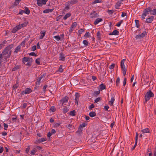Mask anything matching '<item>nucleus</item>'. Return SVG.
I'll list each match as a JSON object with an SVG mask.
<instances>
[{
  "label": "nucleus",
  "mask_w": 156,
  "mask_h": 156,
  "mask_svg": "<svg viewBox=\"0 0 156 156\" xmlns=\"http://www.w3.org/2000/svg\"><path fill=\"white\" fill-rule=\"evenodd\" d=\"M13 44H11L5 47L2 53L3 55L5 56L8 54L6 57L7 58H9L12 53V51L10 50L13 47Z\"/></svg>",
  "instance_id": "f257e3e1"
},
{
  "label": "nucleus",
  "mask_w": 156,
  "mask_h": 156,
  "mask_svg": "<svg viewBox=\"0 0 156 156\" xmlns=\"http://www.w3.org/2000/svg\"><path fill=\"white\" fill-rule=\"evenodd\" d=\"M154 96V94L152 92L151 90H149L145 94L144 98L145 99V102H144V103H146L151 98L153 97Z\"/></svg>",
  "instance_id": "f03ea898"
},
{
  "label": "nucleus",
  "mask_w": 156,
  "mask_h": 156,
  "mask_svg": "<svg viewBox=\"0 0 156 156\" xmlns=\"http://www.w3.org/2000/svg\"><path fill=\"white\" fill-rule=\"evenodd\" d=\"M87 124L84 123H83L81 124H80L78 130L76 131V133L78 134H80L82 132V131L83 130V128L87 126Z\"/></svg>",
  "instance_id": "7ed1b4c3"
},
{
  "label": "nucleus",
  "mask_w": 156,
  "mask_h": 156,
  "mask_svg": "<svg viewBox=\"0 0 156 156\" xmlns=\"http://www.w3.org/2000/svg\"><path fill=\"white\" fill-rule=\"evenodd\" d=\"M69 98L67 96H65L60 101V103L63 106L65 103L67 102L69 100ZM65 104H64L65 105Z\"/></svg>",
  "instance_id": "20e7f679"
},
{
  "label": "nucleus",
  "mask_w": 156,
  "mask_h": 156,
  "mask_svg": "<svg viewBox=\"0 0 156 156\" xmlns=\"http://www.w3.org/2000/svg\"><path fill=\"white\" fill-rule=\"evenodd\" d=\"M147 35V32L145 31H144L141 34H138L136 35L135 38L136 39H140L144 37L145 35Z\"/></svg>",
  "instance_id": "39448f33"
},
{
  "label": "nucleus",
  "mask_w": 156,
  "mask_h": 156,
  "mask_svg": "<svg viewBox=\"0 0 156 156\" xmlns=\"http://www.w3.org/2000/svg\"><path fill=\"white\" fill-rule=\"evenodd\" d=\"M32 60L33 59L31 58L25 57L23 58L22 62L24 64H25L27 62H29L32 63Z\"/></svg>",
  "instance_id": "423d86ee"
},
{
  "label": "nucleus",
  "mask_w": 156,
  "mask_h": 156,
  "mask_svg": "<svg viewBox=\"0 0 156 156\" xmlns=\"http://www.w3.org/2000/svg\"><path fill=\"white\" fill-rule=\"evenodd\" d=\"M32 92V90L30 88H26L24 90L22 91L21 94L22 95L24 94H27L30 93Z\"/></svg>",
  "instance_id": "0eeeda50"
},
{
  "label": "nucleus",
  "mask_w": 156,
  "mask_h": 156,
  "mask_svg": "<svg viewBox=\"0 0 156 156\" xmlns=\"http://www.w3.org/2000/svg\"><path fill=\"white\" fill-rule=\"evenodd\" d=\"M126 61V59H123L122 60L121 62V68L122 70H126L125 65H124V62Z\"/></svg>",
  "instance_id": "6e6552de"
},
{
  "label": "nucleus",
  "mask_w": 156,
  "mask_h": 156,
  "mask_svg": "<svg viewBox=\"0 0 156 156\" xmlns=\"http://www.w3.org/2000/svg\"><path fill=\"white\" fill-rule=\"evenodd\" d=\"M151 8L149 7L144 9L143 11V13L147 15L149 14V12H150V13H151Z\"/></svg>",
  "instance_id": "1a4fd4ad"
},
{
  "label": "nucleus",
  "mask_w": 156,
  "mask_h": 156,
  "mask_svg": "<svg viewBox=\"0 0 156 156\" xmlns=\"http://www.w3.org/2000/svg\"><path fill=\"white\" fill-rule=\"evenodd\" d=\"M80 96L79 94L78 93H76L75 94V101L77 105H78V101L79 100Z\"/></svg>",
  "instance_id": "9d476101"
},
{
  "label": "nucleus",
  "mask_w": 156,
  "mask_h": 156,
  "mask_svg": "<svg viewBox=\"0 0 156 156\" xmlns=\"http://www.w3.org/2000/svg\"><path fill=\"white\" fill-rule=\"evenodd\" d=\"M60 56L59 57V60L62 61H64L65 60V55L63 53H60L59 54Z\"/></svg>",
  "instance_id": "9b49d317"
},
{
  "label": "nucleus",
  "mask_w": 156,
  "mask_h": 156,
  "mask_svg": "<svg viewBox=\"0 0 156 156\" xmlns=\"http://www.w3.org/2000/svg\"><path fill=\"white\" fill-rule=\"evenodd\" d=\"M77 25V23L76 22H74L72 24L70 29L69 30V31L70 32H71L73 30V28L75 27Z\"/></svg>",
  "instance_id": "f8f14e48"
},
{
  "label": "nucleus",
  "mask_w": 156,
  "mask_h": 156,
  "mask_svg": "<svg viewBox=\"0 0 156 156\" xmlns=\"http://www.w3.org/2000/svg\"><path fill=\"white\" fill-rule=\"evenodd\" d=\"M154 19V17L153 16H151L147 19L146 22L148 23H151L153 20Z\"/></svg>",
  "instance_id": "ddd939ff"
},
{
  "label": "nucleus",
  "mask_w": 156,
  "mask_h": 156,
  "mask_svg": "<svg viewBox=\"0 0 156 156\" xmlns=\"http://www.w3.org/2000/svg\"><path fill=\"white\" fill-rule=\"evenodd\" d=\"M45 74H43L41 75L37 80V83H36V85L38 84V85H39L40 84V81L42 78H44L45 77Z\"/></svg>",
  "instance_id": "4468645a"
},
{
  "label": "nucleus",
  "mask_w": 156,
  "mask_h": 156,
  "mask_svg": "<svg viewBox=\"0 0 156 156\" xmlns=\"http://www.w3.org/2000/svg\"><path fill=\"white\" fill-rule=\"evenodd\" d=\"M119 34V32L117 30H115L112 32L110 33L109 35H118Z\"/></svg>",
  "instance_id": "2eb2a0df"
},
{
  "label": "nucleus",
  "mask_w": 156,
  "mask_h": 156,
  "mask_svg": "<svg viewBox=\"0 0 156 156\" xmlns=\"http://www.w3.org/2000/svg\"><path fill=\"white\" fill-rule=\"evenodd\" d=\"M21 47L20 45H18L16 48L15 50L14 51V53H17L18 52L21 51Z\"/></svg>",
  "instance_id": "dca6fc26"
},
{
  "label": "nucleus",
  "mask_w": 156,
  "mask_h": 156,
  "mask_svg": "<svg viewBox=\"0 0 156 156\" xmlns=\"http://www.w3.org/2000/svg\"><path fill=\"white\" fill-rule=\"evenodd\" d=\"M78 0H71L70 1H68V3H69L71 5L75 4L78 3Z\"/></svg>",
  "instance_id": "f3484780"
},
{
  "label": "nucleus",
  "mask_w": 156,
  "mask_h": 156,
  "mask_svg": "<svg viewBox=\"0 0 156 156\" xmlns=\"http://www.w3.org/2000/svg\"><path fill=\"white\" fill-rule=\"evenodd\" d=\"M103 20L101 18H98L96 19L94 22V24L96 25L100 22L102 21Z\"/></svg>",
  "instance_id": "a211bd4d"
},
{
  "label": "nucleus",
  "mask_w": 156,
  "mask_h": 156,
  "mask_svg": "<svg viewBox=\"0 0 156 156\" xmlns=\"http://www.w3.org/2000/svg\"><path fill=\"white\" fill-rule=\"evenodd\" d=\"M115 101V98L113 95L112 96L110 101H109V104L110 105H112L113 103Z\"/></svg>",
  "instance_id": "6ab92c4d"
},
{
  "label": "nucleus",
  "mask_w": 156,
  "mask_h": 156,
  "mask_svg": "<svg viewBox=\"0 0 156 156\" xmlns=\"http://www.w3.org/2000/svg\"><path fill=\"white\" fill-rule=\"evenodd\" d=\"M47 140V139L46 138H42L40 139L37 140V141L38 143H40L45 141Z\"/></svg>",
  "instance_id": "aec40b11"
},
{
  "label": "nucleus",
  "mask_w": 156,
  "mask_h": 156,
  "mask_svg": "<svg viewBox=\"0 0 156 156\" xmlns=\"http://www.w3.org/2000/svg\"><path fill=\"white\" fill-rule=\"evenodd\" d=\"M54 9H47L44 10L43 11V12L44 13H48L49 12H51L53 11L54 10Z\"/></svg>",
  "instance_id": "412c9836"
},
{
  "label": "nucleus",
  "mask_w": 156,
  "mask_h": 156,
  "mask_svg": "<svg viewBox=\"0 0 156 156\" xmlns=\"http://www.w3.org/2000/svg\"><path fill=\"white\" fill-rule=\"evenodd\" d=\"M24 9H25V10H24V13L27 15L29 14L30 13V11L29 9L27 7H25Z\"/></svg>",
  "instance_id": "4be33fe9"
},
{
  "label": "nucleus",
  "mask_w": 156,
  "mask_h": 156,
  "mask_svg": "<svg viewBox=\"0 0 156 156\" xmlns=\"http://www.w3.org/2000/svg\"><path fill=\"white\" fill-rule=\"evenodd\" d=\"M71 14L69 12L66 14L63 17V19L66 20L67 18L71 16Z\"/></svg>",
  "instance_id": "5701e85b"
},
{
  "label": "nucleus",
  "mask_w": 156,
  "mask_h": 156,
  "mask_svg": "<svg viewBox=\"0 0 156 156\" xmlns=\"http://www.w3.org/2000/svg\"><path fill=\"white\" fill-rule=\"evenodd\" d=\"M141 132L143 133H150V130L149 128H146L142 129L141 130Z\"/></svg>",
  "instance_id": "b1692460"
},
{
  "label": "nucleus",
  "mask_w": 156,
  "mask_h": 156,
  "mask_svg": "<svg viewBox=\"0 0 156 156\" xmlns=\"http://www.w3.org/2000/svg\"><path fill=\"white\" fill-rule=\"evenodd\" d=\"M99 87L100 89L101 90L105 89L106 88L105 86L103 83H102L101 84H100V85Z\"/></svg>",
  "instance_id": "393cba45"
},
{
  "label": "nucleus",
  "mask_w": 156,
  "mask_h": 156,
  "mask_svg": "<svg viewBox=\"0 0 156 156\" xmlns=\"http://www.w3.org/2000/svg\"><path fill=\"white\" fill-rule=\"evenodd\" d=\"M66 6L65 7V9H69V6L71 5L69 3H68V2H67L66 3Z\"/></svg>",
  "instance_id": "a878e982"
},
{
  "label": "nucleus",
  "mask_w": 156,
  "mask_h": 156,
  "mask_svg": "<svg viewBox=\"0 0 156 156\" xmlns=\"http://www.w3.org/2000/svg\"><path fill=\"white\" fill-rule=\"evenodd\" d=\"M121 3L118 2L115 5V7L116 9H118L119 7L120 6Z\"/></svg>",
  "instance_id": "bb28decb"
},
{
  "label": "nucleus",
  "mask_w": 156,
  "mask_h": 156,
  "mask_svg": "<svg viewBox=\"0 0 156 156\" xmlns=\"http://www.w3.org/2000/svg\"><path fill=\"white\" fill-rule=\"evenodd\" d=\"M37 3L38 5L40 6H41L43 5L42 1L41 0H37Z\"/></svg>",
  "instance_id": "cd10ccee"
},
{
  "label": "nucleus",
  "mask_w": 156,
  "mask_h": 156,
  "mask_svg": "<svg viewBox=\"0 0 156 156\" xmlns=\"http://www.w3.org/2000/svg\"><path fill=\"white\" fill-rule=\"evenodd\" d=\"M89 115L90 117H94L95 116L96 113L94 112H92L89 113Z\"/></svg>",
  "instance_id": "c85d7f7f"
},
{
  "label": "nucleus",
  "mask_w": 156,
  "mask_h": 156,
  "mask_svg": "<svg viewBox=\"0 0 156 156\" xmlns=\"http://www.w3.org/2000/svg\"><path fill=\"white\" fill-rule=\"evenodd\" d=\"M36 152L37 150L35 148H34L31 151L30 154L32 155H34Z\"/></svg>",
  "instance_id": "c756f323"
},
{
  "label": "nucleus",
  "mask_w": 156,
  "mask_h": 156,
  "mask_svg": "<svg viewBox=\"0 0 156 156\" xmlns=\"http://www.w3.org/2000/svg\"><path fill=\"white\" fill-rule=\"evenodd\" d=\"M21 0H15V2L14 4V5L15 6H17Z\"/></svg>",
  "instance_id": "7c9ffc66"
},
{
  "label": "nucleus",
  "mask_w": 156,
  "mask_h": 156,
  "mask_svg": "<svg viewBox=\"0 0 156 156\" xmlns=\"http://www.w3.org/2000/svg\"><path fill=\"white\" fill-rule=\"evenodd\" d=\"M45 31H44V32L41 33V34H42L39 37V39H41L43 38L44 36H45Z\"/></svg>",
  "instance_id": "2f4dec72"
},
{
  "label": "nucleus",
  "mask_w": 156,
  "mask_h": 156,
  "mask_svg": "<svg viewBox=\"0 0 156 156\" xmlns=\"http://www.w3.org/2000/svg\"><path fill=\"white\" fill-rule=\"evenodd\" d=\"M20 68V66H15L12 69V71H15Z\"/></svg>",
  "instance_id": "473e14b6"
},
{
  "label": "nucleus",
  "mask_w": 156,
  "mask_h": 156,
  "mask_svg": "<svg viewBox=\"0 0 156 156\" xmlns=\"http://www.w3.org/2000/svg\"><path fill=\"white\" fill-rule=\"evenodd\" d=\"M101 0H95L92 2V4H94L98 3H100L101 2Z\"/></svg>",
  "instance_id": "72a5a7b5"
},
{
  "label": "nucleus",
  "mask_w": 156,
  "mask_h": 156,
  "mask_svg": "<svg viewBox=\"0 0 156 156\" xmlns=\"http://www.w3.org/2000/svg\"><path fill=\"white\" fill-rule=\"evenodd\" d=\"M57 71L60 73H62L63 71L62 65H60L58 70Z\"/></svg>",
  "instance_id": "f704fd0d"
},
{
  "label": "nucleus",
  "mask_w": 156,
  "mask_h": 156,
  "mask_svg": "<svg viewBox=\"0 0 156 156\" xmlns=\"http://www.w3.org/2000/svg\"><path fill=\"white\" fill-rule=\"evenodd\" d=\"M100 93V90L98 91H95L93 94V95L95 96H97V95L99 94Z\"/></svg>",
  "instance_id": "c9c22d12"
},
{
  "label": "nucleus",
  "mask_w": 156,
  "mask_h": 156,
  "mask_svg": "<svg viewBox=\"0 0 156 156\" xmlns=\"http://www.w3.org/2000/svg\"><path fill=\"white\" fill-rule=\"evenodd\" d=\"M120 83V78L119 77H118L116 81V85L117 87L119 86V84Z\"/></svg>",
  "instance_id": "e433bc0d"
},
{
  "label": "nucleus",
  "mask_w": 156,
  "mask_h": 156,
  "mask_svg": "<svg viewBox=\"0 0 156 156\" xmlns=\"http://www.w3.org/2000/svg\"><path fill=\"white\" fill-rule=\"evenodd\" d=\"M107 12L108 13V14L110 15H111L113 14V13L114 12V11L113 10H108L107 11Z\"/></svg>",
  "instance_id": "4c0bfd02"
},
{
  "label": "nucleus",
  "mask_w": 156,
  "mask_h": 156,
  "mask_svg": "<svg viewBox=\"0 0 156 156\" xmlns=\"http://www.w3.org/2000/svg\"><path fill=\"white\" fill-rule=\"evenodd\" d=\"M151 14L154 15H156V9H154L153 10L151 9Z\"/></svg>",
  "instance_id": "58836bf2"
},
{
  "label": "nucleus",
  "mask_w": 156,
  "mask_h": 156,
  "mask_svg": "<svg viewBox=\"0 0 156 156\" xmlns=\"http://www.w3.org/2000/svg\"><path fill=\"white\" fill-rule=\"evenodd\" d=\"M18 118H12V120L13 122H19V119H17Z\"/></svg>",
  "instance_id": "ea45409f"
},
{
  "label": "nucleus",
  "mask_w": 156,
  "mask_h": 156,
  "mask_svg": "<svg viewBox=\"0 0 156 156\" xmlns=\"http://www.w3.org/2000/svg\"><path fill=\"white\" fill-rule=\"evenodd\" d=\"M75 110H73L71 111L69 113V114L72 116H75Z\"/></svg>",
  "instance_id": "a19ab883"
},
{
  "label": "nucleus",
  "mask_w": 156,
  "mask_h": 156,
  "mask_svg": "<svg viewBox=\"0 0 156 156\" xmlns=\"http://www.w3.org/2000/svg\"><path fill=\"white\" fill-rule=\"evenodd\" d=\"M84 36L86 37H89L90 36V33L88 32H86V34L84 35Z\"/></svg>",
  "instance_id": "79ce46f5"
},
{
  "label": "nucleus",
  "mask_w": 156,
  "mask_h": 156,
  "mask_svg": "<svg viewBox=\"0 0 156 156\" xmlns=\"http://www.w3.org/2000/svg\"><path fill=\"white\" fill-rule=\"evenodd\" d=\"M135 22L136 26L137 27V28H138L139 27V21L137 20H135Z\"/></svg>",
  "instance_id": "37998d69"
},
{
  "label": "nucleus",
  "mask_w": 156,
  "mask_h": 156,
  "mask_svg": "<svg viewBox=\"0 0 156 156\" xmlns=\"http://www.w3.org/2000/svg\"><path fill=\"white\" fill-rule=\"evenodd\" d=\"M50 110L52 112H54L56 110V108L55 107L52 106L50 108Z\"/></svg>",
  "instance_id": "c03bdc74"
},
{
  "label": "nucleus",
  "mask_w": 156,
  "mask_h": 156,
  "mask_svg": "<svg viewBox=\"0 0 156 156\" xmlns=\"http://www.w3.org/2000/svg\"><path fill=\"white\" fill-rule=\"evenodd\" d=\"M54 38L58 41H59L61 39L59 35L55 36L54 37Z\"/></svg>",
  "instance_id": "a18cd8bd"
},
{
  "label": "nucleus",
  "mask_w": 156,
  "mask_h": 156,
  "mask_svg": "<svg viewBox=\"0 0 156 156\" xmlns=\"http://www.w3.org/2000/svg\"><path fill=\"white\" fill-rule=\"evenodd\" d=\"M83 43L85 45V46H87L88 44V42L87 41H86V40L83 41Z\"/></svg>",
  "instance_id": "49530a36"
},
{
  "label": "nucleus",
  "mask_w": 156,
  "mask_h": 156,
  "mask_svg": "<svg viewBox=\"0 0 156 156\" xmlns=\"http://www.w3.org/2000/svg\"><path fill=\"white\" fill-rule=\"evenodd\" d=\"M31 63H32L30 62H27L26 63H25V64H25L26 66H28V67H29L31 65Z\"/></svg>",
  "instance_id": "de8ad7c7"
},
{
  "label": "nucleus",
  "mask_w": 156,
  "mask_h": 156,
  "mask_svg": "<svg viewBox=\"0 0 156 156\" xmlns=\"http://www.w3.org/2000/svg\"><path fill=\"white\" fill-rule=\"evenodd\" d=\"M18 30V29H17L16 27H15L12 30V32L13 33H15Z\"/></svg>",
  "instance_id": "09e8293b"
},
{
  "label": "nucleus",
  "mask_w": 156,
  "mask_h": 156,
  "mask_svg": "<svg viewBox=\"0 0 156 156\" xmlns=\"http://www.w3.org/2000/svg\"><path fill=\"white\" fill-rule=\"evenodd\" d=\"M101 97H98V98H97L95 100H94V102L95 103H97L98 101H99L101 100Z\"/></svg>",
  "instance_id": "8fccbe9b"
},
{
  "label": "nucleus",
  "mask_w": 156,
  "mask_h": 156,
  "mask_svg": "<svg viewBox=\"0 0 156 156\" xmlns=\"http://www.w3.org/2000/svg\"><path fill=\"white\" fill-rule=\"evenodd\" d=\"M40 58H38L37 59L35 60V62L36 63L38 64V65H40Z\"/></svg>",
  "instance_id": "3c124183"
},
{
  "label": "nucleus",
  "mask_w": 156,
  "mask_h": 156,
  "mask_svg": "<svg viewBox=\"0 0 156 156\" xmlns=\"http://www.w3.org/2000/svg\"><path fill=\"white\" fill-rule=\"evenodd\" d=\"M97 35L98 37V39L100 40L101 39V34L100 31H98L97 33Z\"/></svg>",
  "instance_id": "603ef678"
},
{
  "label": "nucleus",
  "mask_w": 156,
  "mask_h": 156,
  "mask_svg": "<svg viewBox=\"0 0 156 156\" xmlns=\"http://www.w3.org/2000/svg\"><path fill=\"white\" fill-rule=\"evenodd\" d=\"M69 111V109L67 108V107H65L64 109H63V112L64 113H66V112H67Z\"/></svg>",
  "instance_id": "864d4df0"
},
{
  "label": "nucleus",
  "mask_w": 156,
  "mask_h": 156,
  "mask_svg": "<svg viewBox=\"0 0 156 156\" xmlns=\"http://www.w3.org/2000/svg\"><path fill=\"white\" fill-rule=\"evenodd\" d=\"M138 133H136V135L135 136V142L136 143L137 142V140H138Z\"/></svg>",
  "instance_id": "5fc2aeb1"
},
{
  "label": "nucleus",
  "mask_w": 156,
  "mask_h": 156,
  "mask_svg": "<svg viewBox=\"0 0 156 156\" xmlns=\"http://www.w3.org/2000/svg\"><path fill=\"white\" fill-rule=\"evenodd\" d=\"M29 55H32L33 56H37V55H36V54L35 53H34V52H32L30 53L29 54Z\"/></svg>",
  "instance_id": "6e6d98bb"
},
{
  "label": "nucleus",
  "mask_w": 156,
  "mask_h": 156,
  "mask_svg": "<svg viewBox=\"0 0 156 156\" xmlns=\"http://www.w3.org/2000/svg\"><path fill=\"white\" fill-rule=\"evenodd\" d=\"M35 148H37V149L39 150H41L42 149V147H41L38 146H35Z\"/></svg>",
  "instance_id": "4d7b16f0"
},
{
  "label": "nucleus",
  "mask_w": 156,
  "mask_h": 156,
  "mask_svg": "<svg viewBox=\"0 0 156 156\" xmlns=\"http://www.w3.org/2000/svg\"><path fill=\"white\" fill-rule=\"evenodd\" d=\"M115 66V64H112L111 65H110L109 67V68L110 69H113Z\"/></svg>",
  "instance_id": "13d9d810"
},
{
  "label": "nucleus",
  "mask_w": 156,
  "mask_h": 156,
  "mask_svg": "<svg viewBox=\"0 0 156 156\" xmlns=\"http://www.w3.org/2000/svg\"><path fill=\"white\" fill-rule=\"evenodd\" d=\"M62 16V15H60L58 16L56 18V20L57 21H58L61 18V17Z\"/></svg>",
  "instance_id": "bf43d9fd"
},
{
  "label": "nucleus",
  "mask_w": 156,
  "mask_h": 156,
  "mask_svg": "<svg viewBox=\"0 0 156 156\" xmlns=\"http://www.w3.org/2000/svg\"><path fill=\"white\" fill-rule=\"evenodd\" d=\"M95 12H94H94H93V13H91V15H92V18H93L94 17H96L97 16H98V14H95V15H94V13H95Z\"/></svg>",
  "instance_id": "052dcab7"
},
{
  "label": "nucleus",
  "mask_w": 156,
  "mask_h": 156,
  "mask_svg": "<svg viewBox=\"0 0 156 156\" xmlns=\"http://www.w3.org/2000/svg\"><path fill=\"white\" fill-rule=\"evenodd\" d=\"M84 31V30L83 29H81L78 30V33L80 34H81Z\"/></svg>",
  "instance_id": "680f3d73"
},
{
  "label": "nucleus",
  "mask_w": 156,
  "mask_h": 156,
  "mask_svg": "<svg viewBox=\"0 0 156 156\" xmlns=\"http://www.w3.org/2000/svg\"><path fill=\"white\" fill-rule=\"evenodd\" d=\"M4 129L6 130L7 129V128L8 127V125L5 123H4Z\"/></svg>",
  "instance_id": "e2e57ef3"
},
{
  "label": "nucleus",
  "mask_w": 156,
  "mask_h": 156,
  "mask_svg": "<svg viewBox=\"0 0 156 156\" xmlns=\"http://www.w3.org/2000/svg\"><path fill=\"white\" fill-rule=\"evenodd\" d=\"M61 124V123H56L55 124L54 126L55 127H58L59 126H60Z\"/></svg>",
  "instance_id": "0e129e2a"
},
{
  "label": "nucleus",
  "mask_w": 156,
  "mask_h": 156,
  "mask_svg": "<svg viewBox=\"0 0 156 156\" xmlns=\"http://www.w3.org/2000/svg\"><path fill=\"white\" fill-rule=\"evenodd\" d=\"M25 41H23L20 44V46H22L23 47H24V45L25 44Z\"/></svg>",
  "instance_id": "69168bd1"
},
{
  "label": "nucleus",
  "mask_w": 156,
  "mask_h": 156,
  "mask_svg": "<svg viewBox=\"0 0 156 156\" xmlns=\"http://www.w3.org/2000/svg\"><path fill=\"white\" fill-rule=\"evenodd\" d=\"M24 11L23 10H20L19 13V14L22 15L23 13H24Z\"/></svg>",
  "instance_id": "338daca9"
},
{
  "label": "nucleus",
  "mask_w": 156,
  "mask_h": 156,
  "mask_svg": "<svg viewBox=\"0 0 156 156\" xmlns=\"http://www.w3.org/2000/svg\"><path fill=\"white\" fill-rule=\"evenodd\" d=\"M36 47L35 45H34L32 47V48H31V50L34 51L36 50Z\"/></svg>",
  "instance_id": "774afa93"
}]
</instances>
